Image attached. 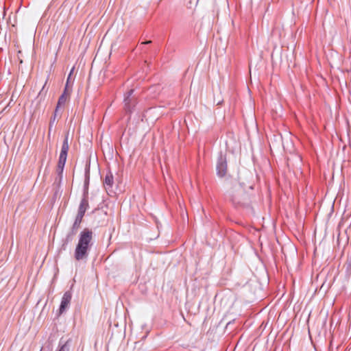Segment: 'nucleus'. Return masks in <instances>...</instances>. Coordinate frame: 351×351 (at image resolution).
<instances>
[{"label":"nucleus","mask_w":351,"mask_h":351,"mask_svg":"<svg viewBox=\"0 0 351 351\" xmlns=\"http://www.w3.org/2000/svg\"><path fill=\"white\" fill-rule=\"evenodd\" d=\"M228 196L232 202L235 205H239L245 196L243 186L240 182H234L228 191Z\"/></svg>","instance_id":"nucleus-2"},{"label":"nucleus","mask_w":351,"mask_h":351,"mask_svg":"<svg viewBox=\"0 0 351 351\" xmlns=\"http://www.w3.org/2000/svg\"><path fill=\"white\" fill-rule=\"evenodd\" d=\"M57 113H58V111H56V109L55 110V112H54V114L53 116L51 118V120H50V122H49V136H50L51 134V130H52V128L54 125V123L56 121V116H57Z\"/></svg>","instance_id":"nucleus-12"},{"label":"nucleus","mask_w":351,"mask_h":351,"mask_svg":"<svg viewBox=\"0 0 351 351\" xmlns=\"http://www.w3.org/2000/svg\"><path fill=\"white\" fill-rule=\"evenodd\" d=\"M73 69H74L73 68L71 69V72H70V73H69V76L67 77V81H66V84H67V87L68 88H69V81L71 80V77L72 73L73 71Z\"/></svg>","instance_id":"nucleus-14"},{"label":"nucleus","mask_w":351,"mask_h":351,"mask_svg":"<svg viewBox=\"0 0 351 351\" xmlns=\"http://www.w3.org/2000/svg\"><path fill=\"white\" fill-rule=\"evenodd\" d=\"M151 43V41H150V40H148V41H146V42H145V43H143L142 44H149V43Z\"/></svg>","instance_id":"nucleus-16"},{"label":"nucleus","mask_w":351,"mask_h":351,"mask_svg":"<svg viewBox=\"0 0 351 351\" xmlns=\"http://www.w3.org/2000/svg\"><path fill=\"white\" fill-rule=\"evenodd\" d=\"M113 183V176L111 172H108L104 180V185L106 190H110L112 188Z\"/></svg>","instance_id":"nucleus-9"},{"label":"nucleus","mask_w":351,"mask_h":351,"mask_svg":"<svg viewBox=\"0 0 351 351\" xmlns=\"http://www.w3.org/2000/svg\"><path fill=\"white\" fill-rule=\"evenodd\" d=\"M93 232L89 229H84L80 235L78 242L74 251V258L77 261L86 262L93 245Z\"/></svg>","instance_id":"nucleus-1"},{"label":"nucleus","mask_w":351,"mask_h":351,"mask_svg":"<svg viewBox=\"0 0 351 351\" xmlns=\"http://www.w3.org/2000/svg\"><path fill=\"white\" fill-rule=\"evenodd\" d=\"M69 345L68 341L64 343L63 344H60V348L58 351H69Z\"/></svg>","instance_id":"nucleus-13"},{"label":"nucleus","mask_w":351,"mask_h":351,"mask_svg":"<svg viewBox=\"0 0 351 351\" xmlns=\"http://www.w3.org/2000/svg\"><path fill=\"white\" fill-rule=\"evenodd\" d=\"M216 171H217V175L219 178L224 177L227 172L226 156L225 154H223L221 152L219 153V156L217 158V164H216Z\"/></svg>","instance_id":"nucleus-3"},{"label":"nucleus","mask_w":351,"mask_h":351,"mask_svg":"<svg viewBox=\"0 0 351 351\" xmlns=\"http://www.w3.org/2000/svg\"><path fill=\"white\" fill-rule=\"evenodd\" d=\"M70 90L67 87V84H66L63 93L59 97L56 106V111H58L59 108L65 104L66 99L70 94Z\"/></svg>","instance_id":"nucleus-8"},{"label":"nucleus","mask_w":351,"mask_h":351,"mask_svg":"<svg viewBox=\"0 0 351 351\" xmlns=\"http://www.w3.org/2000/svg\"><path fill=\"white\" fill-rule=\"evenodd\" d=\"M71 292L69 291H66L64 293L62 298V300H61V303H60V308H59V314H62L64 312V311L68 308L70 302H71Z\"/></svg>","instance_id":"nucleus-7"},{"label":"nucleus","mask_w":351,"mask_h":351,"mask_svg":"<svg viewBox=\"0 0 351 351\" xmlns=\"http://www.w3.org/2000/svg\"><path fill=\"white\" fill-rule=\"evenodd\" d=\"M134 90L131 89L126 93V95L124 97L123 102L125 106V110H126V112L129 113H131L133 111L134 108L136 103V98L134 96H132Z\"/></svg>","instance_id":"nucleus-4"},{"label":"nucleus","mask_w":351,"mask_h":351,"mask_svg":"<svg viewBox=\"0 0 351 351\" xmlns=\"http://www.w3.org/2000/svg\"><path fill=\"white\" fill-rule=\"evenodd\" d=\"M46 84H47V81L45 82V85L43 86L42 90L40 91L38 96H40L42 95V92L45 89V86Z\"/></svg>","instance_id":"nucleus-15"},{"label":"nucleus","mask_w":351,"mask_h":351,"mask_svg":"<svg viewBox=\"0 0 351 351\" xmlns=\"http://www.w3.org/2000/svg\"><path fill=\"white\" fill-rule=\"evenodd\" d=\"M69 142H68V136H65V138L63 141L61 152L60 154V156L66 157L67 158V153L69 151Z\"/></svg>","instance_id":"nucleus-10"},{"label":"nucleus","mask_w":351,"mask_h":351,"mask_svg":"<svg viewBox=\"0 0 351 351\" xmlns=\"http://www.w3.org/2000/svg\"><path fill=\"white\" fill-rule=\"evenodd\" d=\"M89 204H88V192L86 191L84 193L83 197L81 199L78 212L76 216L82 217H84L86 210L88 208Z\"/></svg>","instance_id":"nucleus-6"},{"label":"nucleus","mask_w":351,"mask_h":351,"mask_svg":"<svg viewBox=\"0 0 351 351\" xmlns=\"http://www.w3.org/2000/svg\"><path fill=\"white\" fill-rule=\"evenodd\" d=\"M82 221V217H80L78 216L75 217L74 223L71 228V230L70 232H69L66 237L65 242L66 243L71 242L73 240L74 236L76 234L78 229L80 228V223H81Z\"/></svg>","instance_id":"nucleus-5"},{"label":"nucleus","mask_w":351,"mask_h":351,"mask_svg":"<svg viewBox=\"0 0 351 351\" xmlns=\"http://www.w3.org/2000/svg\"><path fill=\"white\" fill-rule=\"evenodd\" d=\"M66 161V157L60 156L58 162V168L62 171L64 169V167L65 165Z\"/></svg>","instance_id":"nucleus-11"}]
</instances>
